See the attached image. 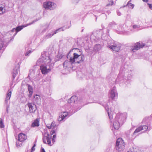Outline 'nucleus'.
I'll list each match as a JSON object with an SVG mask.
<instances>
[{
	"label": "nucleus",
	"instance_id": "obj_1",
	"mask_svg": "<svg viewBox=\"0 0 152 152\" xmlns=\"http://www.w3.org/2000/svg\"><path fill=\"white\" fill-rule=\"evenodd\" d=\"M51 60L48 55L47 56L43 53L37 61V64L40 65V70L42 74H46L51 71L54 65L53 63H50Z\"/></svg>",
	"mask_w": 152,
	"mask_h": 152
},
{
	"label": "nucleus",
	"instance_id": "obj_2",
	"mask_svg": "<svg viewBox=\"0 0 152 152\" xmlns=\"http://www.w3.org/2000/svg\"><path fill=\"white\" fill-rule=\"evenodd\" d=\"M127 113H118L116 114L115 118L113 123L114 129L118 130L125 122L126 118Z\"/></svg>",
	"mask_w": 152,
	"mask_h": 152
},
{
	"label": "nucleus",
	"instance_id": "obj_3",
	"mask_svg": "<svg viewBox=\"0 0 152 152\" xmlns=\"http://www.w3.org/2000/svg\"><path fill=\"white\" fill-rule=\"evenodd\" d=\"M57 129L56 127L55 130H52L50 132L51 135L47 132L44 134L42 139L43 142L44 143L47 144L50 146H51L54 143L56 138V133Z\"/></svg>",
	"mask_w": 152,
	"mask_h": 152
},
{
	"label": "nucleus",
	"instance_id": "obj_4",
	"mask_svg": "<svg viewBox=\"0 0 152 152\" xmlns=\"http://www.w3.org/2000/svg\"><path fill=\"white\" fill-rule=\"evenodd\" d=\"M76 58V53H73V57H70L69 59V61L68 60L65 61L63 63L64 67L68 70H69V68L72 69L73 71L76 69L75 66V59Z\"/></svg>",
	"mask_w": 152,
	"mask_h": 152
},
{
	"label": "nucleus",
	"instance_id": "obj_5",
	"mask_svg": "<svg viewBox=\"0 0 152 152\" xmlns=\"http://www.w3.org/2000/svg\"><path fill=\"white\" fill-rule=\"evenodd\" d=\"M103 31L102 29L94 31L90 36V39L96 41L100 39H105L103 37Z\"/></svg>",
	"mask_w": 152,
	"mask_h": 152
},
{
	"label": "nucleus",
	"instance_id": "obj_6",
	"mask_svg": "<svg viewBox=\"0 0 152 152\" xmlns=\"http://www.w3.org/2000/svg\"><path fill=\"white\" fill-rule=\"evenodd\" d=\"M125 143L123 140L121 138H119L117 140L116 142L115 148L116 150L118 151H123L125 148Z\"/></svg>",
	"mask_w": 152,
	"mask_h": 152
},
{
	"label": "nucleus",
	"instance_id": "obj_7",
	"mask_svg": "<svg viewBox=\"0 0 152 152\" xmlns=\"http://www.w3.org/2000/svg\"><path fill=\"white\" fill-rule=\"evenodd\" d=\"M43 6L46 9L50 10L54 9L56 7V4L51 1H47L43 3Z\"/></svg>",
	"mask_w": 152,
	"mask_h": 152
},
{
	"label": "nucleus",
	"instance_id": "obj_8",
	"mask_svg": "<svg viewBox=\"0 0 152 152\" xmlns=\"http://www.w3.org/2000/svg\"><path fill=\"white\" fill-rule=\"evenodd\" d=\"M125 75L124 72L121 69L116 80L117 83H123L126 81V78H124V76Z\"/></svg>",
	"mask_w": 152,
	"mask_h": 152
},
{
	"label": "nucleus",
	"instance_id": "obj_9",
	"mask_svg": "<svg viewBox=\"0 0 152 152\" xmlns=\"http://www.w3.org/2000/svg\"><path fill=\"white\" fill-rule=\"evenodd\" d=\"M145 45L142 42H137L135 43L133 46L131 47V50L133 52H135L141 48H143Z\"/></svg>",
	"mask_w": 152,
	"mask_h": 152
},
{
	"label": "nucleus",
	"instance_id": "obj_10",
	"mask_svg": "<svg viewBox=\"0 0 152 152\" xmlns=\"http://www.w3.org/2000/svg\"><path fill=\"white\" fill-rule=\"evenodd\" d=\"M79 51L80 52L79 54H77V63H80L83 62L84 60V57L82 54V50L79 49L77 48V52Z\"/></svg>",
	"mask_w": 152,
	"mask_h": 152
},
{
	"label": "nucleus",
	"instance_id": "obj_11",
	"mask_svg": "<svg viewBox=\"0 0 152 152\" xmlns=\"http://www.w3.org/2000/svg\"><path fill=\"white\" fill-rule=\"evenodd\" d=\"M39 19H36L35 20H33V21H32L31 23H28V24H27L26 25H23V26H18V27H17L16 28H14L12 30V31H16V32L15 34V35L17 34V32L20 31L24 27L33 24L34 23L36 22Z\"/></svg>",
	"mask_w": 152,
	"mask_h": 152
},
{
	"label": "nucleus",
	"instance_id": "obj_12",
	"mask_svg": "<svg viewBox=\"0 0 152 152\" xmlns=\"http://www.w3.org/2000/svg\"><path fill=\"white\" fill-rule=\"evenodd\" d=\"M118 95V94L116 87L115 86H114L110 90V97L112 99H113L117 98Z\"/></svg>",
	"mask_w": 152,
	"mask_h": 152
},
{
	"label": "nucleus",
	"instance_id": "obj_13",
	"mask_svg": "<svg viewBox=\"0 0 152 152\" xmlns=\"http://www.w3.org/2000/svg\"><path fill=\"white\" fill-rule=\"evenodd\" d=\"M148 129V127L146 125L141 126L137 128L134 132L133 135L136 136V134L141 131L144 132L147 130Z\"/></svg>",
	"mask_w": 152,
	"mask_h": 152
},
{
	"label": "nucleus",
	"instance_id": "obj_14",
	"mask_svg": "<svg viewBox=\"0 0 152 152\" xmlns=\"http://www.w3.org/2000/svg\"><path fill=\"white\" fill-rule=\"evenodd\" d=\"M103 106L104 107L106 110L107 111V114L110 119L111 120L113 118V112L111 110V109H109L108 105L106 104H104Z\"/></svg>",
	"mask_w": 152,
	"mask_h": 152
},
{
	"label": "nucleus",
	"instance_id": "obj_15",
	"mask_svg": "<svg viewBox=\"0 0 152 152\" xmlns=\"http://www.w3.org/2000/svg\"><path fill=\"white\" fill-rule=\"evenodd\" d=\"M68 115V113L67 112H64L61 113L58 118V120L59 121H64L66 119Z\"/></svg>",
	"mask_w": 152,
	"mask_h": 152
},
{
	"label": "nucleus",
	"instance_id": "obj_16",
	"mask_svg": "<svg viewBox=\"0 0 152 152\" xmlns=\"http://www.w3.org/2000/svg\"><path fill=\"white\" fill-rule=\"evenodd\" d=\"M28 105L29 108V112L31 113H34L37 109L36 106L32 103H28Z\"/></svg>",
	"mask_w": 152,
	"mask_h": 152
},
{
	"label": "nucleus",
	"instance_id": "obj_17",
	"mask_svg": "<svg viewBox=\"0 0 152 152\" xmlns=\"http://www.w3.org/2000/svg\"><path fill=\"white\" fill-rule=\"evenodd\" d=\"M107 47L113 50L118 52L120 50V47L116 44H113V45H108Z\"/></svg>",
	"mask_w": 152,
	"mask_h": 152
},
{
	"label": "nucleus",
	"instance_id": "obj_18",
	"mask_svg": "<svg viewBox=\"0 0 152 152\" xmlns=\"http://www.w3.org/2000/svg\"><path fill=\"white\" fill-rule=\"evenodd\" d=\"M27 139L26 135L23 133H20L18 135V140L19 141L21 142L24 141Z\"/></svg>",
	"mask_w": 152,
	"mask_h": 152
},
{
	"label": "nucleus",
	"instance_id": "obj_19",
	"mask_svg": "<svg viewBox=\"0 0 152 152\" xmlns=\"http://www.w3.org/2000/svg\"><path fill=\"white\" fill-rule=\"evenodd\" d=\"M9 41V40L4 41L2 39L0 38V50L7 46V42Z\"/></svg>",
	"mask_w": 152,
	"mask_h": 152
},
{
	"label": "nucleus",
	"instance_id": "obj_20",
	"mask_svg": "<svg viewBox=\"0 0 152 152\" xmlns=\"http://www.w3.org/2000/svg\"><path fill=\"white\" fill-rule=\"evenodd\" d=\"M102 46L99 44H96L94 47V51L96 52L102 50Z\"/></svg>",
	"mask_w": 152,
	"mask_h": 152
},
{
	"label": "nucleus",
	"instance_id": "obj_21",
	"mask_svg": "<svg viewBox=\"0 0 152 152\" xmlns=\"http://www.w3.org/2000/svg\"><path fill=\"white\" fill-rule=\"evenodd\" d=\"M57 125L56 124L55 122L53 121L51 124H48L46 125L47 127L49 129H53L57 127Z\"/></svg>",
	"mask_w": 152,
	"mask_h": 152
},
{
	"label": "nucleus",
	"instance_id": "obj_22",
	"mask_svg": "<svg viewBox=\"0 0 152 152\" xmlns=\"http://www.w3.org/2000/svg\"><path fill=\"white\" fill-rule=\"evenodd\" d=\"M12 94V91L9 90L7 94L5 100V103L7 104H8V101L10 100Z\"/></svg>",
	"mask_w": 152,
	"mask_h": 152
},
{
	"label": "nucleus",
	"instance_id": "obj_23",
	"mask_svg": "<svg viewBox=\"0 0 152 152\" xmlns=\"http://www.w3.org/2000/svg\"><path fill=\"white\" fill-rule=\"evenodd\" d=\"M76 100V96H72L70 98L68 99V102L69 103L72 104L73 105H74L75 104V102Z\"/></svg>",
	"mask_w": 152,
	"mask_h": 152
},
{
	"label": "nucleus",
	"instance_id": "obj_24",
	"mask_svg": "<svg viewBox=\"0 0 152 152\" xmlns=\"http://www.w3.org/2000/svg\"><path fill=\"white\" fill-rule=\"evenodd\" d=\"M34 100L37 104L41 103V99L39 96L36 94L34 96Z\"/></svg>",
	"mask_w": 152,
	"mask_h": 152
},
{
	"label": "nucleus",
	"instance_id": "obj_25",
	"mask_svg": "<svg viewBox=\"0 0 152 152\" xmlns=\"http://www.w3.org/2000/svg\"><path fill=\"white\" fill-rule=\"evenodd\" d=\"M77 105L79 106V107L78 108H77V110H79L80 108L82 107L83 105H84V104H83L82 103V100L81 99H80L79 100H77Z\"/></svg>",
	"mask_w": 152,
	"mask_h": 152
},
{
	"label": "nucleus",
	"instance_id": "obj_26",
	"mask_svg": "<svg viewBox=\"0 0 152 152\" xmlns=\"http://www.w3.org/2000/svg\"><path fill=\"white\" fill-rule=\"evenodd\" d=\"M66 28H65L64 27H63L62 28H59L57 29H56V30L54 32H51L52 34H53V35L54 34H56L58 32H60L61 31H63L64 30H65L66 29Z\"/></svg>",
	"mask_w": 152,
	"mask_h": 152
},
{
	"label": "nucleus",
	"instance_id": "obj_27",
	"mask_svg": "<svg viewBox=\"0 0 152 152\" xmlns=\"http://www.w3.org/2000/svg\"><path fill=\"white\" fill-rule=\"evenodd\" d=\"M19 70L18 68L15 69H13V73H12V77L13 79H14L16 77V75L18 74Z\"/></svg>",
	"mask_w": 152,
	"mask_h": 152
},
{
	"label": "nucleus",
	"instance_id": "obj_28",
	"mask_svg": "<svg viewBox=\"0 0 152 152\" xmlns=\"http://www.w3.org/2000/svg\"><path fill=\"white\" fill-rule=\"evenodd\" d=\"M39 126V121L37 119L32 124V127L38 126Z\"/></svg>",
	"mask_w": 152,
	"mask_h": 152
},
{
	"label": "nucleus",
	"instance_id": "obj_29",
	"mask_svg": "<svg viewBox=\"0 0 152 152\" xmlns=\"http://www.w3.org/2000/svg\"><path fill=\"white\" fill-rule=\"evenodd\" d=\"M53 35V34H52V32L51 33H48L44 36V38L45 39L50 38Z\"/></svg>",
	"mask_w": 152,
	"mask_h": 152
},
{
	"label": "nucleus",
	"instance_id": "obj_30",
	"mask_svg": "<svg viewBox=\"0 0 152 152\" xmlns=\"http://www.w3.org/2000/svg\"><path fill=\"white\" fill-rule=\"evenodd\" d=\"M5 11V9L4 6L2 5H0V14H3Z\"/></svg>",
	"mask_w": 152,
	"mask_h": 152
},
{
	"label": "nucleus",
	"instance_id": "obj_31",
	"mask_svg": "<svg viewBox=\"0 0 152 152\" xmlns=\"http://www.w3.org/2000/svg\"><path fill=\"white\" fill-rule=\"evenodd\" d=\"M116 24L114 22H112L110 23L108 25V26L110 28H115Z\"/></svg>",
	"mask_w": 152,
	"mask_h": 152
},
{
	"label": "nucleus",
	"instance_id": "obj_32",
	"mask_svg": "<svg viewBox=\"0 0 152 152\" xmlns=\"http://www.w3.org/2000/svg\"><path fill=\"white\" fill-rule=\"evenodd\" d=\"M131 1V0H130L129 1L128 3H127V5L128 6V7L129 8H131L132 9H133L134 7V4H132L130 3Z\"/></svg>",
	"mask_w": 152,
	"mask_h": 152
},
{
	"label": "nucleus",
	"instance_id": "obj_33",
	"mask_svg": "<svg viewBox=\"0 0 152 152\" xmlns=\"http://www.w3.org/2000/svg\"><path fill=\"white\" fill-rule=\"evenodd\" d=\"M132 78V75L131 74H128L127 75L126 79V81H129V82H130V80Z\"/></svg>",
	"mask_w": 152,
	"mask_h": 152
},
{
	"label": "nucleus",
	"instance_id": "obj_34",
	"mask_svg": "<svg viewBox=\"0 0 152 152\" xmlns=\"http://www.w3.org/2000/svg\"><path fill=\"white\" fill-rule=\"evenodd\" d=\"M4 120L1 118L0 121V128H4Z\"/></svg>",
	"mask_w": 152,
	"mask_h": 152
},
{
	"label": "nucleus",
	"instance_id": "obj_35",
	"mask_svg": "<svg viewBox=\"0 0 152 152\" xmlns=\"http://www.w3.org/2000/svg\"><path fill=\"white\" fill-rule=\"evenodd\" d=\"M29 92H33V88L31 86L28 84H27Z\"/></svg>",
	"mask_w": 152,
	"mask_h": 152
},
{
	"label": "nucleus",
	"instance_id": "obj_36",
	"mask_svg": "<svg viewBox=\"0 0 152 152\" xmlns=\"http://www.w3.org/2000/svg\"><path fill=\"white\" fill-rule=\"evenodd\" d=\"M81 41L77 42V43L78 45L79 44L80 45H84V41H83V39L82 38L81 39Z\"/></svg>",
	"mask_w": 152,
	"mask_h": 152
},
{
	"label": "nucleus",
	"instance_id": "obj_37",
	"mask_svg": "<svg viewBox=\"0 0 152 152\" xmlns=\"http://www.w3.org/2000/svg\"><path fill=\"white\" fill-rule=\"evenodd\" d=\"M33 52V51L31 50H30L27 51L25 53V56H29L30 54Z\"/></svg>",
	"mask_w": 152,
	"mask_h": 152
},
{
	"label": "nucleus",
	"instance_id": "obj_38",
	"mask_svg": "<svg viewBox=\"0 0 152 152\" xmlns=\"http://www.w3.org/2000/svg\"><path fill=\"white\" fill-rule=\"evenodd\" d=\"M113 4V0H110L109 4L107 5V6H112Z\"/></svg>",
	"mask_w": 152,
	"mask_h": 152
},
{
	"label": "nucleus",
	"instance_id": "obj_39",
	"mask_svg": "<svg viewBox=\"0 0 152 152\" xmlns=\"http://www.w3.org/2000/svg\"><path fill=\"white\" fill-rule=\"evenodd\" d=\"M21 143H20L18 141L17 142H16V146L17 147H19L21 145Z\"/></svg>",
	"mask_w": 152,
	"mask_h": 152
},
{
	"label": "nucleus",
	"instance_id": "obj_40",
	"mask_svg": "<svg viewBox=\"0 0 152 152\" xmlns=\"http://www.w3.org/2000/svg\"><path fill=\"white\" fill-rule=\"evenodd\" d=\"M63 56V55L61 53H59L57 55V58H59L60 59L61 58H62Z\"/></svg>",
	"mask_w": 152,
	"mask_h": 152
},
{
	"label": "nucleus",
	"instance_id": "obj_41",
	"mask_svg": "<svg viewBox=\"0 0 152 152\" xmlns=\"http://www.w3.org/2000/svg\"><path fill=\"white\" fill-rule=\"evenodd\" d=\"M140 27V26H139L136 25H134L133 26V28L134 29L138 28H139Z\"/></svg>",
	"mask_w": 152,
	"mask_h": 152
},
{
	"label": "nucleus",
	"instance_id": "obj_42",
	"mask_svg": "<svg viewBox=\"0 0 152 152\" xmlns=\"http://www.w3.org/2000/svg\"><path fill=\"white\" fill-rule=\"evenodd\" d=\"M36 146V144H34V145L32 147L31 149V152H33V151L35 150V146Z\"/></svg>",
	"mask_w": 152,
	"mask_h": 152
},
{
	"label": "nucleus",
	"instance_id": "obj_43",
	"mask_svg": "<svg viewBox=\"0 0 152 152\" xmlns=\"http://www.w3.org/2000/svg\"><path fill=\"white\" fill-rule=\"evenodd\" d=\"M76 50V48H74L70 51L69 52V54L67 55V57L68 58L69 56V54H70V53H71L72 51H73V50Z\"/></svg>",
	"mask_w": 152,
	"mask_h": 152
},
{
	"label": "nucleus",
	"instance_id": "obj_44",
	"mask_svg": "<svg viewBox=\"0 0 152 152\" xmlns=\"http://www.w3.org/2000/svg\"><path fill=\"white\" fill-rule=\"evenodd\" d=\"M148 5L149 8L151 10H152V4L148 3Z\"/></svg>",
	"mask_w": 152,
	"mask_h": 152
},
{
	"label": "nucleus",
	"instance_id": "obj_45",
	"mask_svg": "<svg viewBox=\"0 0 152 152\" xmlns=\"http://www.w3.org/2000/svg\"><path fill=\"white\" fill-rule=\"evenodd\" d=\"M29 94L28 95V97L30 98L32 96L33 92H29Z\"/></svg>",
	"mask_w": 152,
	"mask_h": 152
},
{
	"label": "nucleus",
	"instance_id": "obj_46",
	"mask_svg": "<svg viewBox=\"0 0 152 152\" xmlns=\"http://www.w3.org/2000/svg\"><path fill=\"white\" fill-rule=\"evenodd\" d=\"M41 152H45V149L43 148H41Z\"/></svg>",
	"mask_w": 152,
	"mask_h": 152
},
{
	"label": "nucleus",
	"instance_id": "obj_47",
	"mask_svg": "<svg viewBox=\"0 0 152 152\" xmlns=\"http://www.w3.org/2000/svg\"><path fill=\"white\" fill-rule=\"evenodd\" d=\"M117 14L118 16H120L121 15V13L119 11H117Z\"/></svg>",
	"mask_w": 152,
	"mask_h": 152
},
{
	"label": "nucleus",
	"instance_id": "obj_48",
	"mask_svg": "<svg viewBox=\"0 0 152 152\" xmlns=\"http://www.w3.org/2000/svg\"><path fill=\"white\" fill-rule=\"evenodd\" d=\"M49 25H50V23H48L46 25V26L47 28H48L49 26Z\"/></svg>",
	"mask_w": 152,
	"mask_h": 152
},
{
	"label": "nucleus",
	"instance_id": "obj_49",
	"mask_svg": "<svg viewBox=\"0 0 152 152\" xmlns=\"http://www.w3.org/2000/svg\"><path fill=\"white\" fill-rule=\"evenodd\" d=\"M76 0H72V2L73 3H75Z\"/></svg>",
	"mask_w": 152,
	"mask_h": 152
},
{
	"label": "nucleus",
	"instance_id": "obj_50",
	"mask_svg": "<svg viewBox=\"0 0 152 152\" xmlns=\"http://www.w3.org/2000/svg\"><path fill=\"white\" fill-rule=\"evenodd\" d=\"M143 1L145 2H148V0H142Z\"/></svg>",
	"mask_w": 152,
	"mask_h": 152
},
{
	"label": "nucleus",
	"instance_id": "obj_51",
	"mask_svg": "<svg viewBox=\"0 0 152 152\" xmlns=\"http://www.w3.org/2000/svg\"><path fill=\"white\" fill-rule=\"evenodd\" d=\"M127 152H134V150H133V151H131V150H129Z\"/></svg>",
	"mask_w": 152,
	"mask_h": 152
},
{
	"label": "nucleus",
	"instance_id": "obj_52",
	"mask_svg": "<svg viewBox=\"0 0 152 152\" xmlns=\"http://www.w3.org/2000/svg\"><path fill=\"white\" fill-rule=\"evenodd\" d=\"M109 31L107 29V34H109Z\"/></svg>",
	"mask_w": 152,
	"mask_h": 152
},
{
	"label": "nucleus",
	"instance_id": "obj_53",
	"mask_svg": "<svg viewBox=\"0 0 152 152\" xmlns=\"http://www.w3.org/2000/svg\"><path fill=\"white\" fill-rule=\"evenodd\" d=\"M83 29H82V30L81 31V32H83V30H84V28H82Z\"/></svg>",
	"mask_w": 152,
	"mask_h": 152
},
{
	"label": "nucleus",
	"instance_id": "obj_54",
	"mask_svg": "<svg viewBox=\"0 0 152 152\" xmlns=\"http://www.w3.org/2000/svg\"><path fill=\"white\" fill-rule=\"evenodd\" d=\"M77 52L78 53H77V54H80V52L79 51L78 52Z\"/></svg>",
	"mask_w": 152,
	"mask_h": 152
},
{
	"label": "nucleus",
	"instance_id": "obj_55",
	"mask_svg": "<svg viewBox=\"0 0 152 152\" xmlns=\"http://www.w3.org/2000/svg\"><path fill=\"white\" fill-rule=\"evenodd\" d=\"M85 39H86L85 40H86L87 39H88V38H87V37H86V38H85Z\"/></svg>",
	"mask_w": 152,
	"mask_h": 152
},
{
	"label": "nucleus",
	"instance_id": "obj_56",
	"mask_svg": "<svg viewBox=\"0 0 152 152\" xmlns=\"http://www.w3.org/2000/svg\"><path fill=\"white\" fill-rule=\"evenodd\" d=\"M80 0H77V3L79 2Z\"/></svg>",
	"mask_w": 152,
	"mask_h": 152
},
{
	"label": "nucleus",
	"instance_id": "obj_57",
	"mask_svg": "<svg viewBox=\"0 0 152 152\" xmlns=\"http://www.w3.org/2000/svg\"><path fill=\"white\" fill-rule=\"evenodd\" d=\"M102 12V14L103 13V12Z\"/></svg>",
	"mask_w": 152,
	"mask_h": 152
},
{
	"label": "nucleus",
	"instance_id": "obj_58",
	"mask_svg": "<svg viewBox=\"0 0 152 152\" xmlns=\"http://www.w3.org/2000/svg\"><path fill=\"white\" fill-rule=\"evenodd\" d=\"M118 33V34H120V32H119V33Z\"/></svg>",
	"mask_w": 152,
	"mask_h": 152
}]
</instances>
